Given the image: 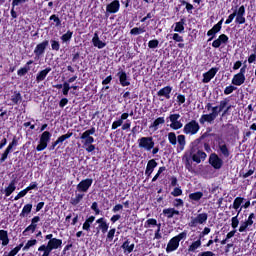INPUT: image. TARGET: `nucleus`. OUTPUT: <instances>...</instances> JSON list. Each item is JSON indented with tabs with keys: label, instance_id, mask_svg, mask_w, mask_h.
<instances>
[{
	"label": "nucleus",
	"instance_id": "nucleus-58",
	"mask_svg": "<svg viewBox=\"0 0 256 256\" xmlns=\"http://www.w3.org/2000/svg\"><path fill=\"white\" fill-rule=\"evenodd\" d=\"M35 229H37V225L30 224V225L23 231V235H27V233H29V231H31V233H35Z\"/></svg>",
	"mask_w": 256,
	"mask_h": 256
},
{
	"label": "nucleus",
	"instance_id": "nucleus-38",
	"mask_svg": "<svg viewBox=\"0 0 256 256\" xmlns=\"http://www.w3.org/2000/svg\"><path fill=\"white\" fill-rule=\"evenodd\" d=\"M83 197H85V194L76 193L75 197L71 198L70 200L71 205H79L81 201H83Z\"/></svg>",
	"mask_w": 256,
	"mask_h": 256
},
{
	"label": "nucleus",
	"instance_id": "nucleus-55",
	"mask_svg": "<svg viewBox=\"0 0 256 256\" xmlns=\"http://www.w3.org/2000/svg\"><path fill=\"white\" fill-rule=\"evenodd\" d=\"M62 88H63L62 90L63 95L65 96L69 95V91L71 90V86L69 85V82H64Z\"/></svg>",
	"mask_w": 256,
	"mask_h": 256
},
{
	"label": "nucleus",
	"instance_id": "nucleus-9",
	"mask_svg": "<svg viewBox=\"0 0 256 256\" xmlns=\"http://www.w3.org/2000/svg\"><path fill=\"white\" fill-rule=\"evenodd\" d=\"M95 131H96L95 127H92L91 129L83 132L80 137V139H82V142L90 143V145L95 143V138H93V136H91V135H95Z\"/></svg>",
	"mask_w": 256,
	"mask_h": 256
},
{
	"label": "nucleus",
	"instance_id": "nucleus-42",
	"mask_svg": "<svg viewBox=\"0 0 256 256\" xmlns=\"http://www.w3.org/2000/svg\"><path fill=\"white\" fill-rule=\"evenodd\" d=\"M168 141L170 145H173V147H175V145H177V134H175V132H169Z\"/></svg>",
	"mask_w": 256,
	"mask_h": 256
},
{
	"label": "nucleus",
	"instance_id": "nucleus-21",
	"mask_svg": "<svg viewBox=\"0 0 256 256\" xmlns=\"http://www.w3.org/2000/svg\"><path fill=\"white\" fill-rule=\"evenodd\" d=\"M236 23L239 25H243L245 23V6H240L238 10H236Z\"/></svg>",
	"mask_w": 256,
	"mask_h": 256
},
{
	"label": "nucleus",
	"instance_id": "nucleus-27",
	"mask_svg": "<svg viewBox=\"0 0 256 256\" xmlns=\"http://www.w3.org/2000/svg\"><path fill=\"white\" fill-rule=\"evenodd\" d=\"M49 73H51V67H47L46 69L38 72V74L36 75L37 83H41V81H45Z\"/></svg>",
	"mask_w": 256,
	"mask_h": 256
},
{
	"label": "nucleus",
	"instance_id": "nucleus-18",
	"mask_svg": "<svg viewBox=\"0 0 256 256\" xmlns=\"http://www.w3.org/2000/svg\"><path fill=\"white\" fill-rule=\"evenodd\" d=\"M243 201H245V198L243 197H236L233 201L232 209H235L238 215L243 211Z\"/></svg>",
	"mask_w": 256,
	"mask_h": 256
},
{
	"label": "nucleus",
	"instance_id": "nucleus-61",
	"mask_svg": "<svg viewBox=\"0 0 256 256\" xmlns=\"http://www.w3.org/2000/svg\"><path fill=\"white\" fill-rule=\"evenodd\" d=\"M237 88L233 85L227 86L224 90V95H231Z\"/></svg>",
	"mask_w": 256,
	"mask_h": 256
},
{
	"label": "nucleus",
	"instance_id": "nucleus-32",
	"mask_svg": "<svg viewBox=\"0 0 256 256\" xmlns=\"http://www.w3.org/2000/svg\"><path fill=\"white\" fill-rule=\"evenodd\" d=\"M245 83V75L242 74H236L232 78V85H236L238 87H241Z\"/></svg>",
	"mask_w": 256,
	"mask_h": 256
},
{
	"label": "nucleus",
	"instance_id": "nucleus-56",
	"mask_svg": "<svg viewBox=\"0 0 256 256\" xmlns=\"http://www.w3.org/2000/svg\"><path fill=\"white\" fill-rule=\"evenodd\" d=\"M166 170L165 166H162L158 169V172L156 173V175L153 177L152 179V183H155V181H157L159 179V177L161 176V173H163Z\"/></svg>",
	"mask_w": 256,
	"mask_h": 256
},
{
	"label": "nucleus",
	"instance_id": "nucleus-3",
	"mask_svg": "<svg viewBox=\"0 0 256 256\" xmlns=\"http://www.w3.org/2000/svg\"><path fill=\"white\" fill-rule=\"evenodd\" d=\"M199 129H201L199 122L191 120L184 125L183 133L184 135H197L199 133Z\"/></svg>",
	"mask_w": 256,
	"mask_h": 256
},
{
	"label": "nucleus",
	"instance_id": "nucleus-12",
	"mask_svg": "<svg viewBox=\"0 0 256 256\" xmlns=\"http://www.w3.org/2000/svg\"><path fill=\"white\" fill-rule=\"evenodd\" d=\"M222 25H223V19L220 20L217 24H215L212 29H210L208 32H207V36L210 37L208 39V41H213V39H215L217 33H219V31H221V28H222Z\"/></svg>",
	"mask_w": 256,
	"mask_h": 256
},
{
	"label": "nucleus",
	"instance_id": "nucleus-13",
	"mask_svg": "<svg viewBox=\"0 0 256 256\" xmlns=\"http://www.w3.org/2000/svg\"><path fill=\"white\" fill-rule=\"evenodd\" d=\"M203 247V242L201 241V238H198L197 240H193L190 245L188 246V253H199V249Z\"/></svg>",
	"mask_w": 256,
	"mask_h": 256
},
{
	"label": "nucleus",
	"instance_id": "nucleus-11",
	"mask_svg": "<svg viewBox=\"0 0 256 256\" xmlns=\"http://www.w3.org/2000/svg\"><path fill=\"white\" fill-rule=\"evenodd\" d=\"M209 163L214 169H221L223 167V160L215 153L210 155Z\"/></svg>",
	"mask_w": 256,
	"mask_h": 256
},
{
	"label": "nucleus",
	"instance_id": "nucleus-41",
	"mask_svg": "<svg viewBox=\"0 0 256 256\" xmlns=\"http://www.w3.org/2000/svg\"><path fill=\"white\" fill-rule=\"evenodd\" d=\"M157 225H159L157 223V219L155 218H149L148 220H146L145 224H144V227L145 229H149L151 227H157Z\"/></svg>",
	"mask_w": 256,
	"mask_h": 256
},
{
	"label": "nucleus",
	"instance_id": "nucleus-33",
	"mask_svg": "<svg viewBox=\"0 0 256 256\" xmlns=\"http://www.w3.org/2000/svg\"><path fill=\"white\" fill-rule=\"evenodd\" d=\"M17 189V180H12L8 187L5 188V196L9 197Z\"/></svg>",
	"mask_w": 256,
	"mask_h": 256
},
{
	"label": "nucleus",
	"instance_id": "nucleus-44",
	"mask_svg": "<svg viewBox=\"0 0 256 256\" xmlns=\"http://www.w3.org/2000/svg\"><path fill=\"white\" fill-rule=\"evenodd\" d=\"M159 239H163V235L161 234V223H159L157 225V229H156V231L154 233L153 240L155 241V240H159Z\"/></svg>",
	"mask_w": 256,
	"mask_h": 256
},
{
	"label": "nucleus",
	"instance_id": "nucleus-30",
	"mask_svg": "<svg viewBox=\"0 0 256 256\" xmlns=\"http://www.w3.org/2000/svg\"><path fill=\"white\" fill-rule=\"evenodd\" d=\"M176 141L178 143V146H177L178 151H184L185 146L187 145V140L185 135L183 134L178 135Z\"/></svg>",
	"mask_w": 256,
	"mask_h": 256
},
{
	"label": "nucleus",
	"instance_id": "nucleus-31",
	"mask_svg": "<svg viewBox=\"0 0 256 256\" xmlns=\"http://www.w3.org/2000/svg\"><path fill=\"white\" fill-rule=\"evenodd\" d=\"M189 199L191 203H199L203 199V192L197 191L189 194Z\"/></svg>",
	"mask_w": 256,
	"mask_h": 256
},
{
	"label": "nucleus",
	"instance_id": "nucleus-40",
	"mask_svg": "<svg viewBox=\"0 0 256 256\" xmlns=\"http://www.w3.org/2000/svg\"><path fill=\"white\" fill-rule=\"evenodd\" d=\"M95 221V216H90L86 221L84 222L82 229L84 231H89L91 229V224Z\"/></svg>",
	"mask_w": 256,
	"mask_h": 256
},
{
	"label": "nucleus",
	"instance_id": "nucleus-19",
	"mask_svg": "<svg viewBox=\"0 0 256 256\" xmlns=\"http://www.w3.org/2000/svg\"><path fill=\"white\" fill-rule=\"evenodd\" d=\"M13 147H17V139H13L12 142L8 145L4 153L2 154V157L0 159L1 163L5 162L7 160V157H9V153L13 151Z\"/></svg>",
	"mask_w": 256,
	"mask_h": 256
},
{
	"label": "nucleus",
	"instance_id": "nucleus-59",
	"mask_svg": "<svg viewBox=\"0 0 256 256\" xmlns=\"http://www.w3.org/2000/svg\"><path fill=\"white\" fill-rule=\"evenodd\" d=\"M174 238L176 239V241L178 243H181V241H183V239H187V232H182V233L178 234L177 236H174Z\"/></svg>",
	"mask_w": 256,
	"mask_h": 256
},
{
	"label": "nucleus",
	"instance_id": "nucleus-37",
	"mask_svg": "<svg viewBox=\"0 0 256 256\" xmlns=\"http://www.w3.org/2000/svg\"><path fill=\"white\" fill-rule=\"evenodd\" d=\"M218 148L223 157H229V155H231V153L229 152V148L227 147V144H225V142H219Z\"/></svg>",
	"mask_w": 256,
	"mask_h": 256
},
{
	"label": "nucleus",
	"instance_id": "nucleus-60",
	"mask_svg": "<svg viewBox=\"0 0 256 256\" xmlns=\"http://www.w3.org/2000/svg\"><path fill=\"white\" fill-rule=\"evenodd\" d=\"M171 195H173V197H181V195H183V190H181V188H179V187H176L171 192Z\"/></svg>",
	"mask_w": 256,
	"mask_h": 256
},
{
	"label": "nucleus",
	"instance_id": "nucleus-2",
	"mask_svg": "<svg viewBox=\"0 0 256 256\" xmlns=\"http://www.w3.org/2000/svg\"><path fill=\"white\" fill-rule=\"evenodd\" d=\"M137 144L141 151H146V153L151 152V149L155 147V140L151 136H144L137 140Z\"/></svg>",
	"mask_w": 256,
	"mask_h": 256
},
{
	"label": "nucleus",
	"instance_id": "nucleus-39",
	"mask_svg": "<svg viewBox=\"0 0 256 256\" xmlns=\"http://www.w3.org/2000/svg\"><path fill=\"white\" fill-rule=\"evenodd\" d=\"M32 209H33V204H26L20 213V217H27V215L31 213Z\"/></svg>",
	"mask_w": 256,
	"mask_h": 256
},
{
	"label": "nucleus",
	"instance_id": "nucleus-7",
	"mask_svg": "<svg viewBox=\"0 0 256 256\" xmlns=\"http://www.w3.org/2000/svg\"><path fill=\"white\" fill-rule=\"evenodd\" d=\"M207 219H209V215L207 213H201L195 217H191V220L189 222V227H197V225H205V223H207Z\"/></svg>",
	"mask_w": 256,
	"mask_h": 256
},
{
	"label": "nucleus",
	"instance_id": "nucleus-1",
	"mask_svg": "<svg viewBox=\"0 0 256 256\" xmlns=\"http://www.w3.org/2000/svg\"><path fill=\"white\" fill-rule=\"evenodd\" d=\"M201 138L194 140L191 143L190 148V157L195 163H201V161H205L207 159V154L200 150L201 147Z\"/></svg>",
	"mask_w": 256,
	"mask_h": 256
},
{
	"label": "nucleus",
	"instance_id": "nucleus-62",
	"mask_svg": "<svg viewBox=\"0 0 256 256\" xmlns=\"http://www.w3.org/2000/svg\"><path fill=\"white\" fill-rule=\"evenodd\" d=\"M123 125V119H118L112 123V129L115 130Z\"/></svg>",
	"mask_w": 256,
	"mask_h": 256
},
{
	"label": "nucleus",
	"instance_id": "nucleus-16",
	"mask_svg": "<svg viewBox=\"0 0 256 256\" xmlns=\"http://www.w3.org/2000/svg\"><path fill=\"white\" fill-rule=\"evenodd\" d=\"M119 9H121V4L119 3V0H114L106 6V13H119Z\"/></svg>",
	"mask_w": 256,
	"mask_h": 256
},
{
	"label": "nucleus",
	"instance_id": "nucleus-57",
	"mask_svg": "<svg viewBox=\"0 0 256 256\" xmlns=\"http://www.w3.org/2000/svg\"><path fill=\"white\" fill-rule=\"evenodd\" d=\"M149 49H157L159 47V40H150L148 42Z\"/></svg>",
	"mask_w": 256,
	"mask_h": 256
},
{
	"label": "nucleus",
	"instance_id": "nucleus-34",
	"mask_svg": "<svg viewBox=\"0 0 256 256\" xmlns=\"http://www.w3.org/2000/svg\"><path fill=\"white\" fill-rule=\"evenodd\" d=\"M174 27L175 33H185V19H180L179 22H176Z\"/></svg>",
	"mask_w": 256,
	"mask_h": 256
},
{
	"label": "nucleus",
	"instance_id": "nucleus-26",
	"mask_svg": "<svg viewBox=\"0 0 256 256\" xmlns=\"http://www.w3.org/2000/svg\"><path fill=\"white\" fill-rule=\"evenodd\" d=\"M92 43H93L94 47H97V49H104V47H107V43L103 42L99 38V34H97V33H94V36L92 38Z\"/></svg>",
	"mask_w": 256,
	"mask_h": 256
},
{
	"label": "nucleus",
	"instance_id": "nucleus-6",
	"mask_svg": "<svg viewBox=\"0 0 256 256\" xmlns=\"http://www.w3.org/2000/svg\"><path fill=\"white\" fill-rule=\"evenodd\" d=\"M219 116V107L214 106L212 108V112L210 114H203L199 120V122L203 125V123H213L214 119H217Z\"/></svg>",
	"mask_w": 256,
	"mask_h": 256
},
{
	"label": "nucleus",
	"instance_id": "nucleus-63",
	"mask_svg": "<svg viewBox=\"0 0 256 256\" xmlns=\"http://www.w3.org/2000/svg\"><path fill=\"white\" fill-rule=\"evenodd\" d=\"M19 253V248H14L10 252H4L3 256H15Z\"/></svg>",
	"mask_w": 256,
	"mask_h": 256
},
{
	"label": "nucleus",
	"instance_id": "nucleus-48",
	"mask_svg": "<svg viewBox=\"0 0 256 256\" xmlns=\"http://www.w3.org/2000/svg\"><path fill=\"white\" fill-rule=\"evenodd\" d=\"M72 136H73V133L64 134L56 140V143H58V145H59V144L63 143L65 140L70 139V137H72Z\"/></svg>",
	"mask_w": 256,
	"mask_h": 256
},
{
	"label": "nucleus",
	"instance_id": "nucleus-50",
	"mask_svg": "<svg viewBox=\"0 0 256 256\" xmlns=\"http://www.w3.org/2000/svg\"><path fill=\"white\" fill-rule=\"evenodd\" d=\"M116 231H117V229H115V228L110 229L107 233L106 240L109 242L113 241Z\"/></svg>",
	"mask_w": 256,
	"mask_h": 256
},
{
	"label": "nucleus",
	"instance_id": "nucleus-45",
	"mask_svg": "<svg viewBox=\"0 0 256 256\" xmlns=\"http://www.w3.org/2000/svg\"><path fill=\"white\" fill-rule=\"evenodd\" d=\"M35 245H37V240H28L26 245L23 247V251H29V249H31V247H35Z\"/></svg>",
	"mask_w": 256,
	"mask_h": 256
},
{
	"label": "nucleus",
	"instance_id": "nucleus-51",
	"mask_svg": "<svg viewBox=\"0 0 256 256\" xmlns=\"http://www.w3.org/2000/svg\"><path fill=\"white\" fill-rule=\"evenodd\" d=\"M50 21H54L55 27H61V19H59V16L53 14L50 16Z\"/></svg>",
	"mask_w": 256,
	"mask_h": 256
},
{
	"label": "nucleus",
	"instance_id": "nucleus-15",
	"mask_svg": "<svg viewBox=\"0 0 256 256\" xmlns=\"http://www.w3.org/2000/svg\"><path fill=\"white\" fill-rule=\"evenodd\" d=\"M63 245V240L53 238L50 241H48L47 245L45 247L51 252L55 249H59Z\"/></svg>",
	"mask_w": 256,
	"mask_h": 256
},
{
	"label": "nucleus",
	"instance_id": "nucleus-36",
	"mask_svg": "<svg viewBox=\"0 0 256 256\" xmlns=\"http://www.w3.org/2000/svg\"><path fill=\"white\" fill-rule=\"evenodd\" d=\"M0 241H2L3 247L9 245V233L6 230H0Z\"/></svg>",
	"mask_w": 256,
	"mask_h": 256
},
{
	"label": "nucleus",
	"instance_id": "nucleus-20",
	"mask_svg": "<svg viewBox=\"0 0 256 256\" xmlns=\"http://www.w3.org/2000/svg\"><path fill=\"white\" fill-rule=\"evenodd\" d=\"M219 72V68H211L208 72L203 74V80L204 83H209L213 77L217 75Z\"/></svg>",
	"mask_w": 256,
	"mask_h": 256
},
{
	"label": "nucleus",
	"instance_id": "nucleus-28",
	"mask_svg": "<svg viewBox=\"0 0 256 256\" xmlns=\"http://www.w3.org/2000/svg\"><path fill=\"white\" fill-rule=\"evenodd\" d=\"M96 223H98V229H100V231L102 233H107V231H109V224L107 223V220H105V218H99L98 220H96Z\"/></svg>",
	"mask_w": 256,
	"mask_h": 256
},
{
	"label": "nucleus",
	"instance_id": "nucleus-29",
	"mask_svg": "<svg viewBox=\"0 0 256 256\" xmlns=\"http://www.w3.org/2000/svg\"><path fill=\"white\" fill-rule=\"evenodd\" d=\"M160 125H165V117H158L150 126L149 129L155 132L159 129Z\"/></svg>",
	"mask_w": 256,
	"mask_h": 256
},
{
	"label": "nucleus",
	"instance_id": "nucleus-52",
	"mask_svg": "<svg viewBox=\"0 0 256 256\" xmlns=\"http://www.w3.org/2000/svg\"><path fill=\"white\" fill-rule=\"evenodd\" d=\"M21 99H22L21 93H19V92H15L11 96V101L14 102L16 105H17V103H19V101H21Z\"/></svg>",
	"mask_w": 256,
	"mask_h": 256
},
{
	"label": "nucleus",
	"instance_id": "nucleus-53",
	"mask_svg": "<svg viewBox=\"0 0 256 256\" xmlns=\"http://www.w3.org/2000/svg\"><path fill=\"white\" fill-rule=\"evenodd\" d=\"M50 43H51L52 51H59V49H61V44H59V41L51 40Z\"/></svg>",
	"mask_w": 256,
	"mask_h": 256
},
{
	"label": "nucleus",
	"instance_id": "nucleus-23",
	"mask_svg": "<svg viewBox=\"0 0 256 256\" xmlns=\"http://www.w3.org/2000/svg\"><path fill=\"white\" fill-rule=\"evenodd\" d=\"M177 249H179V242L173 237L167 244L166 253H173V251H177Z\"/></svg>",
	"mask_w": 256,
	"mask_h": 256
},
{
	"label": "nucleus",
	"instance_id": "nucleus-35",
	"mask_svg": "<svg viewBox=\"0 0 256 256\" xmlns=\"http://www.w3.org/2000/svg\"><path fill=\"white\" fill-rule=\"evenodd\" d=\"M163 215H165L167 219H173L175 215H179V211L175 210V208H166L163 210Z\"/></svg>",
	"mask_w": 256,
	"mask_h": 256
},
{
	"label": "nucleus",
	"instance_id": "nucleus-17",
	"mask_svg": "<svg viewBox=\"0 0 256 256\" xmlns=\"http://www.w3.org/2000/svg\"><path fill=\"white\" fill-rule=\"evenodd\" d=\"M117 77L122 87H129V85H131V82H129V78L127 77V73L125 71L120 70L117 73Z\"/></svg>",
	"mask_w": 256,
	"mask_h": 256
},
{
	"label": "nucleus",
	"instance_id": "nucleus-10",
	"mask_svg": "<svg viewBox=\"0 0 256 256\" xmlns=\"http://www.w3.org/2000/svg\"><path fill=\"white\" fill-rule=\"evenodd\" d=\"M47 47H49V40H45L39 43L34 49L35 56L38 58L43 57V55H45V49H47Z\"/></svg>",
	"mask_w": 256,
	"mask_h": 256
},
{
	"label": "nucleus",
	"instance_id": "nucleus-43",
	"mask_svg": "<svg viewBox=\"0 0 256 256\" xmlns=\"http://www.w3.org/2000/svg\"><path fill=\"white\" fill-rule=\"evenodd\" d=\"M73 37V32L67 31L65 34L61 36L62 43H69Z\"/></svg>",
	"mask_w": 256,
	"mask_h": 256
},
{
	"label": "nucleus",
	"instance_id": "nucleus-47",
	"mask_svg": "<svg viewBox=\"0 0 256 256\" xmlns=\"http://www.w3.org/2000/svg\"><path fill=\"white\" fill-rule=\"evenodd\" d=\"M231 227L234 230L239 227V214L231 218Z\"/></svg>",
	"mask_w": 256,
	"mask_h": 256
},
{
	"label": "nucleus",
	"instance_id": "nucleus-5",
	"mask_svg": "<svg viewBox=\"0 0 256 256\" xmlns=\"http://www.w3.org/2000/svg\"><path fill=\"white\" fill-rule=\"evenodd\" d=\"M51 132L44 131L39 140V144L36 147V151H45L47 149V145H49V142L51 141Z\"/></svg>",
	"mask_w": 256,
	"mask_h": 256
},
{
	"label": "nucleus",
	"instance_id": "nucleus-22",
	"mask_svg": "<svg viewBox=\"0 0 256 256\" xmlns=\"http://www.w3.org/2000/svg\"><path fill=\"white\" fill-rule=\"evenodd\" d=\"M156 167H157V161L155 159L149 160L145 170L146 177H151Z\"/></svg>",
	"mask_w": 256,
	"mask_h": 256
},
{
	"label": "nucleus",
	"instance_id": "nucleus-4",
	"mask_svg": "<svg viewBox=\"0 0 256 256\" xmlns=\"http://www.w3.org/2000/svg\"><path fill=\"white\" fill-rule=\"evenodd\" d=\"M181 114L174 113L170 114L168 118H166L167 122L170 121L169 127H171L174 131H178V129L183 128V122H181Z\"/></svg>",
	"mask_w": 256,
	"mask_h": 256
},
{
	"label": "nucleus",
	"instance_id": "nucleus-25",
	"mask_svg": "<svg viewBox=\"0 0 256 256\" xmlns=\"http://www.w3.org/2000/svg\"><path fill=\"white\" fill-rule=\"evenodd\" d=\"M124 255H129V253H133V249H135V243H131L129 240H126L122 246Z\"/></svg>",
	"mask_w": 256,
	"mask_h": 256
},
{
	"label": "nucleus",
	"instance_id": "nucleus-8",
	"mask_svg": "<svg viewBox=\"0 0 256 256\" xmlns=\"http://www.w3.org/2000/svg\"><path fill=\"white\" fill-rule=\"evenodd\" d=\"M93 185V179L87 178L82 180L77 186L76 189L79 193H87L91 186Z\"/></svg>",
	"mask_w": 256,
	"mask_h": 256
},
{
	"label": "nucleus",
	"instance_id": "nucleus-14",
	"mask_svg": "<svg viewBox=\"0 0 256 256\" xmlns=\"http://www.w3.org/2000/svg\"><path fill=\"white\" fill-rule=\"evenodd\" d=\"M227 43H229V36L221 34L216 40L212 42V47H214V49H219L221 45H227Z\"/></svg>",
	"mask_w": 256,
	"mask_h": 256
},
{
	"label": "nucleus",
	"instance_id": "nucleus-54",
	"mask_svg": "<svg viewBox=\"0 0 256 256\" xmlns=\"http://www.w3.org/2000/svg\"><path fill=\"white\" fill-rule=\"evenodd\" d=\"M141 33H145V28L135 27V28L131 29V31H130L131 35H141Z\"/></svg>",
	"mask_w": 256,
	"mask_h": 256
},
{
	"label": "nucleus",
	"instance_id": "nucleus-46",
	"mask_svg": "<svg viewBox=\"0 0 256 256\" xmlns=\"http://www.w3.org/2000/svg\"><path fill=\"white\" fill-rule=\"evenodd\" d=\"M249 227H251V226L248 224L247 220L242 221L240 223V227H239L238 231H239V233H245V231H247V229H249Z\"/></svg>",
	"mask_w": 256,
	"mask_h": 256
},
{
	"label": "nucleus",
	"instance_id": "nucleus-49",
	"mask_svg": "<svg viewBox=\"0 0 256 256\" xmlns=\"http://www.w3.org/2000/svg\"><path fill=\"white\" fill-rule=\"evenodd\" d=\"M38 251L43 252L42 254H39V256H49V255H51V252L46 248L45 244L41 245L38 248Z\"/></svg>",
	"mask_w": 256,
	"mask_h": 256
},
{
	"label": "nucleus",
	"instance_id": "nucleus-64",
	"mask_svg": "<svg viewBox=\"0 0 256 256\" xmlns=\"http://www.w3.org/2000/svg\"><path fill=\"white\" fill-rule=\"evenodd\" d=\"M198 256H215V253L211 251H204V252H200Z\"/></svg>",
	"mask_w": 256,
	"mask_h": 256
},
{
	"label": "nucleus",
	"instance_id": "nucleus-24",
	"mask_svg": "<svg viewBox=\"0 0 256 256\" xmlns=\"http://www.w3.org/2000/svg\"><path fill=\"white\" fill-rule=\"evenodd\" d=\"M171 91H173V87L165 86L157 92V95L158 97H165V99H171Z\"/></svg>",
	"mask_w": 256,
	"mask_h": 256
}]
</instances>
